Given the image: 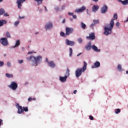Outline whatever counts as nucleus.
<instances>
[{"label": "nucleus", "instance_id": "1", "mask_svg": "<svg viewBox=\"0 0 128 128\" xmlns=\"http://www.w3.org/2000/svg\"><path fill=\"white\" fill-rule=\"evenodd\" d=\"M113 18H114L110 20V24H107L104 28V34H105V36H110V34H112V29L114 28V20H118V14L115 13L114 14Z\"/></svg>", "mask_w": 128, "mask_h": 128}, {"label": "nucleus", "instance_id": "61", "mask_svg": "<svg viewBox=\"0 0 128 128\" xmlns=\"http://www.w3.org/2000/svg\"><path fill=\"white\" fill-rule=\"evenodd\" d=\"M126 74H128V70L126 71Z\"/></svg>", "mask_w": 128, "mask_h": 128}, {"label": "nucleus", "instance_id": "3", "mask_svg": "<svg viewBox=\"0 0 128 128\" xmlns=\"http://www.w3.org/2000/svg\"><path fill=\"white\" fill-rule=\"evenodd\" d=\"M84 65L82 68H77L75 71V76L76 78H80L82 76V72H84L86 70V66L88 64L86 62H84Z\"/></svg>", "mask_w": 128, "mask_h": 128}, {"label": "nucleus", "instance_id": "43", "mask_svg": "<svg viewBox=\"0 0 128 128\" xmlns=\"http://www.w3.org/2000/svg\"><path fill=\"white\" fill-rule=\"evenodd\" d=\"M4 64V62L2 61H0V68L3 66Z\"/></svg>", "mask_w": 128, "mask_h": 128}, {"label": "nucleus", "instance_id": "53", "mask_svg": "<svg viewBox=\"0 0 128 128\" xmlns=\"http://www.w3.org/2000/svg\"><path fill=\"white\" fill-rule=\"evenodd\" d=\"M44 8L46 12H48V8H46V6H44Z\"/></svg>", "mask_w": 128, "mask_h": 128}, {"label": "nucleus", "instance_id": "34", "mask_svg": "<svg viewBox=\"0 0 128 128\" xmlns=\"http://www.w3.org/2000/svg\"><path fill=\"white\" fill-rule=\"evenodd\" d=\"M4 12H5L4 9V8L0 9V16H2V14H4Z\"/></svg>", "mask_w": 128, "mask_h": 128}, {"label": "nucleus", "instance_id": "11", "mask_svg": "<svg viewBox=\"0 0 128 128\" xmlns=\"http://www.w3.org/2000/svg\"><path fill=\"white\" fill-rule=\"evenodd\" d=\"M87 40H96V35L94 34V32H91L89 34V36H87L86 37Z\"/></svg>", "mask_w": 128, "mask_h": 128}, {"label": "nucleus", "instance_id": "9", "mask_svg": "<svg viewBox=\"0 0 128 128\" xmlns=\"http://www.w3.org/2000/svg\"><path fill=\"white\" fill-rule=\"evenodd\" d=\"M16 106L18 109L17 114H22L24 112L23 107L22 106H20V104H16Z\"/></svg>", "mask_w": 128, "mask_h": 128}, {"label": "nucleus", "instance_id": "19", "mask_svg": "<svg viewBox=\"0 0 128 128\" xmlns=\"http://www.w3.org/2000/svg\"><path fill=\"white\" fill-rule=\"evenodd\" d=\"M98 8H100V7L98 5H94L92 8V12H96L98 10Z\"/></svg>", "mask_w": 128, "mask_h": 128}, {"label": "nucleus", "instance_id": "8", "mask_svg": "<svg viewBox=\"0 0 128 128\" xmlns=\"http://www.w3.org/2000/svg\"><path fill=\"white\" fill-rule=\"evenodd\" d=\"M74 28L66 27V35L70 36V34H72L74 33Z\"/></svg>", "mask_w": 128, "mask_h": 128}, {"label": "nucleus", "instance_id": "58", "mask_svg": "<svg viewBox=\"0 0 128 128\" xmlns=\"http://www.w3.org/2000/svg\"><path fill=\"white\" fill-rule=\"evenodd\" d=\"M70 22H73L74 19H72V18H70Z\"/></svg>", "mask_w": 128, "mask_h": 128}, {"label": "nucleus", "instance_id": "55", "mask_svg": "<svg viewBox=\"0 0 128 128\" xmlns=\"http://www.w3.org/2000/svg\"><path fill=\"white\" fill-rule=\"evenodd\" d=\"M128 22V18H127V19L126 20H124V22Z\"/></svg>", "mask_w": 128, "mask_h": 128}, {"label": "nucleus", "instance_id": "62", "mask_svg": "<svg viewBox=\"0 0 128 128\" xmlns=\"http://www.w3.org/2000/svg\"><path fill=\"white\" fill-rule=\"evenodd\" d=\"M38 34V32H36L35 34Z\"/></svg>", "mask_w": 128, "mask_h": 128}, {"label": "nucleus", "instance_id": "37", "mask_svg": "<svg viewBox=\"0 0 128 128\" xmlns=\"http://www.w3.org/2000/svg\"><path fill=\"white\" fill-rule=\"evenodd\" d=\"M6 66L8 68H10L12 66V63L10 62H8L6 63Z\"/></svg>", "mask_w": 128, "mask_h": 128}, {"label": "nucleus", "instance_id": "54", "mask_svg": "<svg viewBox=\"0 0 128 128\" xmlns=\"http://www.w3.org/2000/svg\"><path fill=\"white\" fill-rule=\"evenodd\" d=\"M2 119H0V126H2Z\"/></svg>", "mask_w": 128, "mask_h": 128}, {"label": "nucleus", "instance_id": "18", "mask_svg": "<svg viewBox=\"0 0 128 128\" xmlns=\"http://www.w3.org/2000/svg\"><path fill=\"white\" fill-rule=\"evenodd\" d=\"M66 80H68V78L66 76H59V80L61 82H66Z\"/></svg>", "mask_w": 128, "mask_h": 128}, {"label": "nucleus", "instance_id": "52", "mask_svg": "<svg viewBox=\"0 0 128 128\" xmlns=\"http://www.w3.org/2000/svg\"><path fill=\"white\" fill-rule=\"evenodd\" d=\"M38 12H42V8L39 9V10H38Z\"/></svg>", "mask_w": 128, "mask_h": 128}, {"label": "nucleus", "instance_id": "51", "mask_svg": "<svg viewBox=\"0 0 128 128\" xmlns=\"http://www.w3.org/2000/svg\"><path fill=\"white\" fill-rule=\"evenodd\" d=\"M4 16H8L9 15L8 14V13H5L4 14Z\"/></svg>", "mask_w": 128, "mask_h": 128}, {"label": "nucleus", "instance_id": "39", "mask_svg": "<svg viewBox=\"0 0 128 128\" xmlns=\"http://www.w3.org/2000/svg\"><path fill=\"white\" fill-rule=\"evenodd\" d=\"M23 110L24 112H28V107H23Z\"/></svg>", "mask_w": 128, "mask_h": 128}, {"label": "nucleus", "instance_id": "2", "mask_svg": "<svg viewBox=\"0 0 128 128\" xmlns=\"http://www.w3.org/2000/svg\"><path fill=\"white\" fill-rule=\"evenodd\" d=\"M26 60L30 62L32 66H38L42 62V56L40 55L34 56L31 55L26 58Z\"/></svg>", "mask_w": 128, "mask_h": 128}, {"label": "nucleus", "instance_id": "6", "mask_svg": "<svg viewBox=\"0 0 128 128\" xmlns=\"http://www.w3.org/2000/svg\"><path fill=\"white\" fill-rule=\"evenodd\" d=\"M0 43L4 46H8V38H2L0 39Z\"/></svg>", "mask_w": 128, "mask_h": 128}, {"label": "nucleus", "instance_id": "48", "mask_svg": "<svg viewBox=\"0 0 128 128\" xmlns=\"http://www.w3.org/2000/svg\"><path fill=\"white\" fill-rule=\"evenodd\" d=\"M32 100V98L30 97L28 98V102H30Z\"/></svg>", "mask_w": 128, "mask_h": 128}, {"label": "nucleus", "instance_id": "15", "mask_svg": "<svg viewBox=\"0 0 128 128\" xmlns=\"http://www.w3.org/2000/svg\"><path fill=\"white\" fill-rule=\"evenodd\" d=\"M100 24V20H93V23L92 24L90 25V27L92 28V30H94V27L96 24Z\"/></svg>", "mask_w": 128, "mask_h": 128}, {"label": "nucleus", "instance_id": "38", "mask_svg": "<svg viewBox=\"0 0 128 128\" xmlns=\"http://www.w3.org/2000/svg\"><path fill=\"white\" fill-rule=\"evenodd\" d=\"M116 26L117 28H120V24L119 22H116Z\"/></svg>", "mask_w": 128, "mask_h": 128}, {"label": "nucleus", "instance_id": "42", "mask_svg": "<svg viewBox=\"0 0 128 128\" xmlns=\"http://www.w3.org/2000/svg\"><path fill=\"white\" fill-rule=\"evenodd\" d=\"M60 36H66V34L62 32H61L60 33Z\"/></svg>", "mask_w": 128, "mask_h": 128}, {"label": "nucleus", "instance_id": "27", "mask_svg": "<svg viewBox=\"0 0 128 128\" xmlns=\"http://www.w3.org/2000/svg\"><path fill=\"white\" fill-rule=\"evenodd\" d=\"M69 56L72 58V48H69Z\"/></svg>", "mask_w": 128, "mask_h": 128}, {"label": "nucleus", "instance_id": "64", "mask_svg": "<svg viewBox=\"0 0 128 128\" xmlns=\"http://www.w3.org/2000/svg\"><path fill=\"white\" fill-rule=\"evenodd\" d=\"M22 50H24V48H22Z\"/></svg>", "mask_w": 128, "mask_h": 128}, {"label": "nucleus", "instance_id": "47", "mask_svg": "<svg viewBox=\"0 0 128 128\" xmlns=\"http://www.w3.org/2000/svg\"><path fill=\"white\" fill-rule=\"evenodd\" d=\"M72 18H74V20H76V18H77L76 15L73 14Z\"/></svg>", "mask_w": 128, "mask_h": 128}, {"label": "nucleus", "instance_id": "26", "mask_svg": "<svg viewBox=\"0 0 128 128\" xmlns=\"http://www.w3.org/2000/svg\"><path fill=\"white\" fill-rule=\"evenodd\" d=\"M6 78H14V75H12V74H10L8 73H6Z\"/></svg>", "mask_w": 128, "mask_h": 128}, {"label": "nucleus", "instance_id": "49", "mask_svg": "<svg viewBox=\"0 0 128 128\" xmlns=\"http://www.w3.org/2000/svg\"><path fill=\"white\" fill-rule=\"evenodd\" d=\"M62 24H66V19H64L62 20Z\"/></svg>", "mask_w": 128, "mask_h": 128}, {"label": "nucleus", "instance_id": "10", "mask_svg": "<svg viewBox=\"0 0 128 128\" xmlns=\"http://www.w3.org/2000/svg\"><path fill=\"white\" fill-rule=\"evenodd\" d=\"M65 44L66 46H74L76 44L74 41L70 40L68 39L65 40Z\"/></svg>", "mask_w": 128, "mask_h": 128}, {"label": "nucleus", "instance_id": "45", "mask_svg": "<svg viewBox=\"0 0 128 128\" xmlns=\"http://www.w3.org/2000/svg\"><path fill=\"white\" fill-rule=\"evenodd\" d=\"M89 118L90 120H94V116H90Z\"/></svg>", "mask_w": 128, "mask_h": 128}, {"label": "nucleus", "instance_id": "40", "mask_svg": "<svg viewBox=\"0 0 128 128\" xmlns=\"http://www.w3.org/2000/svg\"><path fill=\"white\" fill-rule=\"evenodd\" d=\"M78 44H82V38H78Z\"/></svg>", "mask_w": 128, "mask_h": 128}, {"label": "nucleus", "instance_id": "20", "mask_svg": "<svg viewBox=\"0 0 128 128\" xmlns=\"http://www.w3.org/2000/svg\"><path fill=\"white\" fill-rule=\"evenodd\" d=\"M92 48L96 52H100V49L98 48V47L96 45H92Z\"/></svg>", "mask_w": 128, "mask_h": 128}, {"label": "nucleus", "instance_id": "12", "mask_svg": "<svg viewBox=\"0 0 128 128\" xmlns=\"http://www.w3.org/2000/svg\"><path fill=\"white\" fill-rule=\"evenodd\" d=\"M26 0H17L16 4L18 6V8L19 10H22V4H24Z\"/></svg>", "mask_w": 128, "mask_h": 128}, {"label": "nucleus", "instance_id": "32", "mask_svg": "<svg viewBox=\"0 0 128 128\" xmlns=\"http://www.w3.org/2000/svg\"><path fill=\"white\" fill-rule=\"evenodd\" d=\"M54 10H56V12H60V7L58 6H55L54 7Z\"/></svg>", "mask_w": 128, "mask_h": 128}, {"label": "nucleus", "instance_id": "28", "mask_svg": "<svg viewBox=\"0 0 128 128\" xmlns=\"http://www.w3.org/2000/svg\"><path fill=\"white\" fill-rule=\"evenodd\" d=\"M34 2H37L38 6H40V4H42V0H34Z\"/></svg>", "mask_w": 128, "mask_h": 128}, {"label": "nucleus", "instance_id": "63", "mask_svg": "<svg viewBox=\"0 0 128 128\" xmlns=\"http://www.w3.org/2000/svg\"><path fill=\"white\" fill-rule=\"evenodd\" d=\"M4 56H6V54H4Z\"/></svg>", "mask_w": 128, "mask_h": 128}, {"label": "nucleus", "instance_id": "29", "mask_svg": "<svg viewBox=\"0 0 128 128\" xmlns=\"http://www.w3.org/2000/svg\"><path fill=\"white\" fill-rule=\"evenodd\" d=\"M114 110L116 114H118L120 112V108L115 109Z\"/></svg>", "mask_w": 128, "mask_h": 128}, {"label": "nucleus", "instance_id": "17", "mask_svg": "<svg viewBox=\"0 0 128 128\" xmlns=\"http://www.w3.org/2000/svg\"><path fill=\"white\" fill-rule=\"evenodd\" d=\"M92 42H89L85 46V50H92Z\"/></svg>", "mask_w": 128, "mask_h": 128}, {"label": "nucleus", "instance_id": "46", "mask_svg": "<svg viewBox=\"0 0 128 128\" xmlns=\"http://www.w3.org/2000/svg\"><path fill=\"white\" fill-rule=\"evenodd\" d=\"M68 16H74V12H68Z\"/></svg>", "mask_w": 128, "mask_h": 128}, {"label": "nucleus", "instance_id": "21", "mask_svg": "<svg viewBox=\"0 0 128 128\" xmlns=\"http://www.w3.org/2000/svg\"><path fill=\"white\" fill-rule=\"evenodd\" d=\"M116 69H117V70H118V72H124V69L122 68V64H118L117 66Z\"/></svg>", "mask_w": 128, "mask_h": 128}, {"label": "nucleus", "instance_id": "56", "mask_svg": "<svg viewBox=\"0 0 128 128\" xmlns=\"http://www.w3.org/2000/svg\"><path fill=\"white\" fill-rule=\"evenodd\" d=\"M92 0V2H98V0Z\"/></svg>", "mask_w": 128, "mask_h": 128}, {"label": "nucleus", "instance_id": "57", "mask_svg": "<svg viewBox=\"0 0 128 128\" xmlns=\"http://www.w3.org/2000/svg\"><path fill=\"white\" fill-rule=\"evenodd\" d=\"M86 10H87V14L90 15V13L88 12V9Z\"/></svg>", "mask_w": 128, "mask_h": 128}, {"label": "nucleus", "instance_id": "30", "mask_svg": "<svg viewBox=\"0 0 128 128\" xmlns=\"http://www.w3.org/2000/svg\"><path fill=\"white\" fill-rule=\"evenodd\" d=\"M20 20H18L14 22V26L16 28V26H18V24H20Z\"/></svg>", "mask_w": 128, "mask_h": 128}, {"label": "nucleus", "instance_id": "14", "mask_svg": "<svg viewBox=\"0 0 128 128\" xmlns=\"http://www.w3.org/2000/svg\"><path fill=\"white\" fill-rule=\"evenodd\" d=\"M86 8L84 6H82V7L78 9H76L74 10V12H76V14H79L80 12H82L84 10H86Z\"/></svg>", "mask_w": 128, "mask_h": 128}, {"label": "nucleus", "instance_id": "25", "mask_svg": "<svg viewBox=\"0 0 128 128\" xmlns=\"http://www.w3.org/2000/svg\"><path fill=\"white\" fill-rule=\"evenodd\" d=\"M80 26L82 28H83V30H85L86 28V25L84 23V22H81Z\"/></svg>", "mask_w": 128, "mask_h": 128}, {"label": "nucleus", "instance_id": "5", "mask_svg": "<svg viewBox=\"0 0 128 128\" xmlns=\"http://www.w3.org/2000/svg\"><path fill=\"white\" fill-rule=\"evenodd\" d=\"M45 62H46L49 68H56V63H54V61L48 60V58H46L45 60Z\"/></svg>", "mask_w": 128, "mask_h": 128}, {"label": "nucleus", "instance_id": "31", "mask_svg": "<svg viewBox=\"0 0 128 128\" xmlns=\"http://www.w3.org/2000/svg\"><path fill=\"white\" fill-rule=\"evenodd\" d=\"M6 36L7 38H11L10 33L9 32H6Z\"/></svg>", "mask_w": 128, "mask_h": 128}, {"label": "nucleus", "instance_id": "44", "mask_svg": "<svg viewBox=\"0 0 128 128\" xmlns=\"http://www.w3.org/2000/svg\"><path fill=\"white\" fill-rule=\"evenodd\" d=\"M26 18V16H18V20H22V18Z\"/></svg>", "mask_w": 128, "mask_h": 128}, {"label": "nucleus", "instance_id": "24", "mask_svg": "<svg viewBox=\"0 0 128 128\" xmlns=\"http://www.w3.org/2000/svg\"><path fill=\"white\" fill-rule=\"evenodd\" d=\"M6 24V20H0V27L2 26L4 24Z\"/></svg>", "mask_w": 128, "mask_h": 128}, {"label": "nucleus", "instance_id": "59", "mask_svg": "<svg viewBox=\"0 0 128 128\" xmlns=\"http://www.w3.org/2000/svg\"><path fill=\"white\" fill-rule=\"evenodd\" d=\"M80 54H82V53H80V54H78L77 55V56H80Z\"/></svg>", "mask_w": 128, "mask_h": 128}, {"label": "nucleus", "instance_id": "4", "mask_svg": "<svg viewBox=\"0 0 128 128\" xmlns=\"http://www.w3.org/2000/svg\"><path fill=\"white\" fill-rule=\"evenodd\" d=\"M45 30H50L54 28V23L50 21L47 22L44 26Z\"/></svg>", "mask_w": 128, "mask_h": 128}, {"label": "nucleus", "instance_id": "23", "mask_svg": "<svg viewBox=\"0 0 128 128\" xmlns=\"http://www.w3.org/2000/svg\"><path fill=\"white\" fill-rule=\"evenodd\" d=\"M118 2H121L124 6H126V4H128V0H118Z\"/></svg>", "mask_w": 128, "mask_h": 128}, {"label": "nucleus", "instance_id": "41", "mask_svg": "<svg viewBox=\"0 0 128 128\" xmlns=\"http://www.w3.org/2000/svg\"><path fill=\"white\" fill-rule=\"evenodd\" d=\"M18 62L20 64H22L24 63V60H18Z\"/></svg>", "mask_w": 128, "mask_h": 128}, {"label": "nucleus", "instance_id": "22", "mask_svg": "<svg viewBox=\"0 0 128 128\" xmlns=\"http://www.w3.org/2000/svg\"><path fill=\"white\" fill-rule=\"evenodd\" d=\"M20 44V40H16L15 45L12 46V48H18Z\"/></svg>", "mask_w": 128, "mask_h": 128}, {"label": "nucleus", "instance_id": "16", "mask_svg": "<svg viewBox=\"0 0 128 128\" xmlns=\"http://www.w3.org/2000/svg\"><path fill=\"white\" fill-rule=\"evenodd\" d=\"M108 12V6L106 5H104L101 8V13L102 14H106Z\"/></svg>", "mask_w": 128, "mask_h": 128}, {"label": "nucleus", "instance_id": "50", "mask_svg": "<svg viewBox=\"0 0 128 128\" xmlns=\"http://www.w3.org/2000/svg\"><path fill=\"white\" fill-rule=\"evenodd\" d=\"M76 92H78V91L76 90H74L73 92V94H76Z\"/></svg>", "mask_w": 128, "mask_h": 128}, {"label": "nucleus", "instance_id": "13", "mask_svg": "<svg viewBox=\"0 0 128 128\" xmlns=\"http://www.w3.org/2000/svg\"><path fill=\"white\" fill-rule=\"evenodd\" d=\"M100 66V62L98 61H96L94 65L92 66V68H98Z\"/></svg>", "mask_w": 128, "mask_h": 128}, {"label": "nucleus", "instance_id": "36", "mask_svg": "<svg viewBox=\"0 0 128 128\" xmlns=\"http://www.w3.org/2000/svg\"><path fill=\"white\" fill-rule=\"evenodd\" d=\"M32 54H36V52L35 51H34V50L30 51L28 52L27 54H28V55Z\"/></svg>", "mask_w": 128, "mask_h": 128}, {"label": "nucleus", "instance_id": "33", "mask_svg": "<svg viewBox=\"0 0 128 128\" xmlns=\"http://www.w3.org/2000/svg\"><path fill=\"white\" fill-rule=\"evenodd\" d=\"M65 76H67V78H68V76H70V70H68V68L66 70Z\"/></svg>", "mask_w": 128, "mask_h": 128}, {"label": "nucleus", "instance_id": "60", "mask_svg": "<svg viewBox=\"0 0 128 128\" xmlns=\"http://www.w3.org/2000/svg\"><path fill=\"white\" fill-rule=\"evenodd\" d=\"M32 100H36V98H32Z\"/></svg>", "mask_w": 128, "mask_h": 128}, {"label": "nucleus", "instance_id": "35", "mask_svg": "<svg viewBox=\"0 0 128 128\" xmlns=\"http://www.w3.org/2000/svg\"><path fill=\"white\" fill-rule=\"evenodd\" d=\"M66 5H63L62 6V7L60 8V12L64 10H66Z\"/></svg>", "mask_w": 128, "mask_h": 128}, {"label": "nucleus", "instance_id": "7", "mask_svg": "<svg viewBox=\"0 0 128 128\" xmlns=\"http://www.w3.org/2000/svg\"><path fill=\"white\" fill-rule=\"evenodd\" d=\"M18 84L15 82H12L8 86L10 88H11L12 90H16L18 88Z\"/></svg>", "mask_w": 128, "mask_h": 128}]
</instances>
